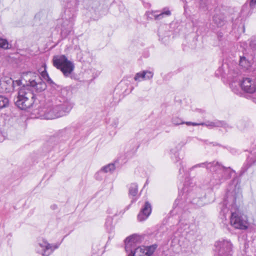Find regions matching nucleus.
<instances>
[{"label": "nucleus", "instance_id": "22", "mask_svg": "<svg viewBox=\"0 0 256 256\" xmlns=\"http://www.w3.org/2000/svg\"><path fill=\"white\" fill-rule=\"evenodd\" d=\"M172 122L176 126L184 124V122L181 118L177 116L172 117Z\"/></svg>", "mask_w": 256, "mask_h": 256}, {"label": "nucleus", "instance_id": "26", "mask_svg": "<svg viewBox=\"0 0 256 256\" xmlns=\"http://www.w3.org/2000/svg\"><path fill=\"white\" fill-rule=\"evenodd\" d=\"M21 84H22L21 80H12V90H14L16 86H19Z\"/></svg>", "mask_w": 256, "mask_h": 256}, {"label": "nucleus", "instance_id": "19", "mask_svg": "<svg viewBox=\"0 0 256 256\" xmlns=\"http://www.w3.org/2000/svg\"><path fill=\"white\" fill-rule=\"evenodd\" d=\"M138 192V186L136 183L132 184L129 188V194L132 196H136Z\"/></svg>", "mask_w": 256, "mask_h": 256}, {"label": "nucleus", "instance_id": "17", "mask_svg": "<svg viewBox=\"0 0 256 256\" xmlns=\"http://www.w3.org/2000/svg\"><path fill=\"white\" fill-rule=\"evenodd\" d=\"M171 14L170 11L166 8H164L161 12H155L153 14V16L156 20H160L163 18L164 16H170Z\"/></svg>", "mask_w": 256, "mask_h": 256}, {"label": "nucleus", "instance_id": "24", "mask_svg": "<svg viewBox=\"0 0 256 256\" xmlns=\"http://www.w3.org/2000/svg\"><path fill=\"white\" fill-rule=\"evenodd\" d=\"M112 220L111 218H108L106 222V226L108 230H111L112 229Z\"/></svg>", "mask_w": 256, "mask_h": 256}, {"label": "nucleus", "instance_id": "8", "mask_svg": "<svg viewBox=\"0 0 256 256\" xmlns=\"http://www.w3.org/2000/svg\"><path fill=\"white\" fill-rule=\"evenodd\" d=\"M143 238L137 234H134L127 238L125 240V250L127 254L132 253L140 244Z\"/></svg>", "mask_w": 256, "mask_h": 256}, {"label": "nucleus", "instance_id": "6", "mask_svg": "<svg viewBox=\"0 0 256 256\" xmlns=\"http://www.w3.org/2000/svg\"><path fill=\"white\" fill-rule=\"evenodd\" d=\"M216 256H232V245L230 240H222L215 244Z\"/></svg>", "mask_w": 256, "mask_h": 256}, {"label": "nucleus", "instance_id": "28", "mask_svg": "<svg viewBox=\"0 0 256 256\" xmlns=\"http://www.w3.org/2000/svg\"><path fill=\"white\" fill-rule=\"evenodd\" d=\"M41 76L45 80L47 78H48L49 76L46 70H44L43 72H42Z\"/></svg>", "mask_w": 256, "mask_h": 256}, {"label": "nucleus", "instance_id": "25", "mask_svg": "<svg viewBox=\"0 0 256 256\" xmlns=\"http://www.w3.org/2000/svg\"><path fill=\"white\" fill-rule=\"evenodd\" d=\"M72 30V24L68 27V28H64V26H62V32L65 35L68 34Z\"/></svg>", "mask_w": 256, "mask_h": 256}, {"label": "nucleus", "instance_id": "11", "mask_svg": "<svg viewBox=\"0 0 256 256\" xmlns=\"http://www.w3.org/2000/svg\"><path fill=\"white\" fill-rule=\"evenodd\" d=\"M152 212V206L148 202H146L138 215V220L140 222H142L148 218Z\"/></svg>", "mask_w": 256, "mask_h": 256}, {"label": "nucleus", "instance_id": "9", "mask_svg": "<svg viewBox=\"0 0 256 256\" xmlns=\"http://www.w3.org/2000/svg\"><path fill=\"white\" fill-rule=\"evenodd\" d=\"M157 246L156 244L148 246H138L132 253H128V256H151Z\"/></svg>", "mask_w": 256, "mask_h": 256}, {"label": "nucleus", "instance_id": "31", "mask_svg": "<svg viewBox=\"0 0 256 256\" xmlns=\"http://www.w3.org/2000/svg\"><path fill=\"white\" fill-rule=\"evenodd\" d=\"M256 4V0H250V6L251 8H254V6Z\"/></svg>", "mask_w": 256, "mask_h": 256}, {"label": "nucleus", "instance_id": "36", "mask_svg": "<svg viewBox=\"0 0 256 256\" xmlns=\"http://www.w3.org/2000/svg\"><path fill=\"white\" fill-rule=\"evenodd\" d=\"M184 169V168H182V170ZM182 170V168H180V172H181V171Z\"/></svg>", "mask_w": 256, "mask_h": 256}, {"label": "nucleus", "instance_id": "33", "mask_svg": "<svg viewBox=\"0 0 256 256\" xmlns=\"http://www.w3.org/2000/svg\"><path fill=\"white\" fill-rule=\"evenodd\" d=\"M199 125H202L201 123L200 124H198V123H196V122H192V126H199Z\"/></svg>", "mask_w": 256, "mask_h": 256}, {"label": "nucleus", "instance_id": "7", "mask_svg": "<svg viewBox=\"0 0 256 256\" xmlns=\"http://www.w3.org/2000/svg\"><path fill=\"white\" fill-rule=\"evenodd\" d=\"M28 74L36 76L34 79L30 80V86H28L30 92H40L46 88V84L42 80L38 73H29Z\"/></svg>", "mask_w": 256, "mask_h": 256}, {"label": "nucleus", "instance_id": "35", "mask_svg": "<svg viewBox=\"0 0 256 256\" xmlns=\"http://www.w3.org/2000/svg\"><path fill=\"white\" fill-rule=\"evenodd\" d=\"M158 36H159L160 38H161V39H162V40H164V38L162 37V35L160 34V32H159Z\"/></svg>", "mask_w": 256, "mask_h": 256}, {"label": "nucleus", "instance_id": "32", "mask_svg": "<svg viewBox=\"0 0 256 256\" xmlns=\"http://www.w3.org/2000/svg\"><path fill=\"white\" fill-rule=\"evenodd\" d=\"M50 208L52 210H54L57 208V206L56 204H53V205L51 206Z\"/></svg>", "mask_w": 256, "mask_h": 256}, {"label": "nucleus", "instance_id": "18", "mask_svg": "<svg viewBox=\"0 0 256 256\" xmlns=\"http://www.w3.org/2000/svg\"><path fill=\"white\" fill-rule=\"evenodd\" d=\"M114 164L112 163L109 164H108L102 168L99 171L98 173H100L102 172L106 173L108 172H112L115 170Z\"/></svg>", "mask_w": 256, "mask_h": 256}, {"label": "nucleus", "instance_id": "23", "mask_svg": "<svg viewBox=\"0 0 256 256\" xmlns=\"http://www.w3.org/2000/svg\"><path fill=\"white\" fill-rule=\"evenodd\" d=\"M29 73H36V72H28L26 73V78L28 80V82L26 84V86H25L26 88H28V86H30V80H31V79H34L35 78V76H31V75H29L28 74Z\"/></svg>", "mask_w": 256, "mask_h": 256}, {"label": "nucleus", "instance_id": "15", "mask_svg": "<svg viewBox=\"0 0 256 256\" xmlns=\"http://www.w3.org/2000/svg\"><path fill=\"white\" fill-rule=\"evenodd\" d=\"M213 22L218 27L223 26L226 22L225 18L222 13L216 14L212 18Z\"/></svg>", "mask_w": 256, "mask_h": 256}, {"label": "nucleus", "instance_id": "12", "mask_svg": "<svg viewBox=\"0 0 256 256\" xmlns=\"http://www.w3.org/2000/svg\"><path fill=\"white\" fill-rule=\"evenodd\" d=\"M154 74L150 71L143 70L136 74L134 80L140 82L142 80H150L153 76Z\"/></svg>", "mask_w": 256, "mask_h": 256}, {"label": "nucleus", "instance_id": "4", "mask_svg": "<svg viewBox=\"0 0 256 256\" xmlns=\"http://www.w3.org/2000/svg\"><path fill=\"white\" fill-rule=\"evenodd\" d=\"M34 98V94L23 86L18 90L15 104L20 109L26 110L32 106Z\"/></svg>", "mask_w": 256, "mask_h": 256}, {"label": "nucleus", "instance_id": "13", "mask_svg": "<svg viewBox=\"0 0 256 256\" xmlns=\"http://www.w3.org/2000/svg\"><path fill=\"white\" fill-rule=\"evenodd\" d=\"M202 126H206L210 128H212L216 127H224V128H228L229 126L224 121H220L218 120H214L212 122H206L201 123Z\"/></svg>", "mask_w": 256, "mask_h": 256}, {"label": "nucleus", "instance_id": "5", "mask_svg": "<svg viewBox=\"0 0 256 256\" xmlns=\"http://www.w3.org/2000/svg\"><path fill=\"white\" fill-rule=\"evenodd\" d=\"M53 66L60 70L65 77H70L74 68L73 62L64 55L54 56L52 58Z\"/></svg>", "mask_w": 256, "mask_h": 256}, {"label": "nucleus", "instance_id": "1", "mask_svg": "<svg viewBox=\"0 0 256 256\" xmlns=\"http://www.w3.org/2000/svg\"><path fill=\"white\" fill-rule=\"evenodd\" d=\"M238 196L230 194V192L227 194L220 212V216L223 222L227 221V218H228L230 225L234 228L246 230L248 226V218L239 210L236 204Z\"/></svg>", "mask_w": 256, "mask_h": 256}, {"label": "nucleus", "instance_id": "14", "mask_svg": "<svg viewBox=\"0 0 256 256\" xmlns=\"http://www.w3.org/2000/svg\"><path fill=\"white\" fill-rule=\"evenodd\" d=\"M184 145V142H180L174 148H172L170 150V154L171 156V158L174 162H178L179 161H180V158L179 157L178 151Z\"/></svg>", "mask_w": 256, "mask_h": 256}, {"label": "nucleus", "instance_id": "2", "mask_svg": "<svg viewBox=\"0 0 256 256\" xmlns=\"http://www.w3.org/2000/svg\"><path fill=\"white\" fill-rule=\"evenodd\" d=\"M206 168L212 172L211 176L208 178L204 181V186L210 188L214 186L220 185L226 180L230 178L232 174L234 173V171L230 168L222 166L218 162L214 161L196 164L191 167L190 168V171H192L195 168Z\"/></svg>", "mask_w": 256, "mask_h": 256}, {"label": "nucleus", "instance_id": "29", "mask_svg": "<svg viewBox=\"0 0 256 256\" xmlns=\"http://www.w3.org/2000/svg\"><path fill=\"white\" fill-rule=\"evenodd\" d=\"M118 120L116 118L114 119L113 122L111 124L112 127L116 128L118 126Z\"/></svg>", "mask_w": 256, "mask_h": 256}, {"label": "nucleus", "instance_id": "30", "mask_svg": "<svg viewBox=\"0 0 256 256\" xmlns=\"http://www.w3.org/2000/svg\"><path fill=\"white\" fill-rule=\"evenodd\" d=\"M46 80V82L50 84L52 86H53V85L55 84L54 82L48 76V78H47Z\"/></svg>", "mask_w": 256, "mask_h": 256}, {"label": "nucleus", "instance_id": "3", "mask_svg": "<svg viewBox=\"0 0 256 256\" xmlns=\"http://www.w3.org/2000/svg\"><path fill=\"white\" fill-rule=\"evenodd\" d=\"M72 92L66 88L61 90L57 102L48 108L44 112L46 119H54L67 115L74 106L70 100Z\"/></svg>", "mask_w": 256, "mask_h": 256}, {"label": "nucleus", "instance_id": "34", "mask_svg": "<svg viewBox=\"0 0 256 256\" xmlns=\"http://www.w3.org/2000/svg\"><path fill=\"white\" fill-rule=\"evenodd\" d=\"M184 124H186L188 126H192V122H184Z\"/></svg>", "mask_w": 256, "mask_h": 256}, {"label": "nucleus", "instance_id": "16", "mask_svg": "<svg viewBox=\"0 0 256 256\" xmlns=\"http://www.w3.org/2000/svg\"><path fill=\"white\" fill-rule=\"evenodd\" d=\"M12 80L11 78H5L0 80V86L6 92H9L12 90Z\"/></svg>", "mask_w": 256, "mask_h": 256}, {"label": "nucleus", "instance_id": "21", "mask_svg": "<svg viewBox=\"0 0 256 256\" xmlns=\"http://www.w3.org/2000/svg\"><path fill=\"white\" fill-rule=\"evenodd\" d=\"M9 44L6 39L0 38V48L4 49H9L10 47L9 46Z\"/></svg>", "mask_w": 256, "mask_h": 256}, {"label": "nucleus", "instance_id": "20", "mask_svg": "<svg viewBox=\"0 0 256 256\" xmlns=\"http://www.w3.org/2000/svg\"><path fill=\"white\" fill-rule=\"evenodd\" d=\"M8 98L3 96H0V109L8 106Z\"/></svg>", "mask_w": 256, "mask_h": 256}, {"label": "nucleus", "instance_id": "27", "mask_svg": "<svg viewBox=\"0 0 256 256\" xmlns=\"http://www.w3.org/2000/svg\"><path fill=\"white\" fill-rule=\"evenodd\" d=\"M192 202L193 204L198 206H200L202 205V204L201 202V200L200 198H195L193 199L192 201Z\"/></svg>", "mask_w": 256, "mask_h": 256}, {"label": "nucleus", "instance_id": "10", "mask_svg": "<svg viewBox=\"0 0 256 256\" xmlns=\"http://www.w3.org/2000/svg\"><path fill=\"white\" fill-rule=\"evenodd\" d=\"M38 245L42 248L41 250H38V252L42 254L43 256H49L54 250L58 248L59 244H51L45 240H38Z\"/></svg>", "mask_w": 256, "mask_h": 256}]
</instances>
